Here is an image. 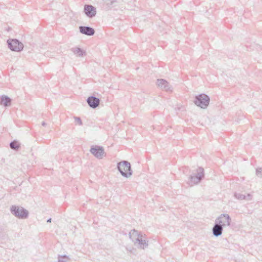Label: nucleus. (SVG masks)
Returning <instances> with one entry per match:
<instances>
[{
  "instance_id": "39448f33",
  "label": "nucleus",
  "mask_w": 262,
  "mask_h": 262,
  "mask_svg": "<svg viewBox=\"0 0 262 262\" xmlns=\"http://www.w3.org/2000/svg\"><path fill=\"white\" fill-rule=\"evenodd\" d=\"M215 222L223 227L230 226L231 219L228 214L223 213L216 219Z\"/></svg>"
},
{
  "instance_id": "9d476101",
  "label": "nucleus",
  "mask_w": 262,
  "mask_h": 262,
  "mask_svg": "<svg viewBox=\"0 0 262 262\" xmlns=\"http://www.w3.org/2000/svg\"><path fill=\"white\" fill-rule=\"evenodd\" d=\"M79 29L80 33L90 36H93L95 32V30L89 26H80Z\"/></svg>"
},
{
  "instance_id": "b1692460",
  "label": "nucleus",
  "mask_w": 262,
  "mask_h": 262,
  "mask_svg": "<svg viewBox=\"0 0 262 262\" xmlns=\"http://www.w3.org/2000/svg\"><path fill=\"white\" fill-rule=\"evenodd\" d=\"M117 164H130L129 162L126 160H121L117 163Z\"/></svg>"
},
{
  "instance_id": "a878e982",
  "label": "nucleus",
  "mask_w": 262,
  "mask_h": 262,
  "mask_svg": "<svg viewBox=\"0 0 262 262\" xmlns=\"http://www.w3.org/2000/svg\"><path fill=\"white\" fill-rule=\"evenodd\" d=\"M51 220L52 219L51 218L49 219L48 220H47V222L48 223H50L51 222Z\"/></svg>"
},
{
  "instance_id": "423d86ee",
  "label": "nucleus",
  "mask_w": 262,
  "mask_h": 262,
  "mask_svg": "<svg viewBox=\"0 0 262 262\" xmlns=\"http://www.w3.org/2000/svg\"><path fill=\"white\" fill-rule=\"evenodd\" d=\"M130 166L131 165H117V168L122 176L128 178L133 173Z\"/></svg>"
},
{
  "instance_id": "aec40b11",
  "label": "nucleus",
  "mask_w": 262,
  "mask_h": 262,
  "mask_svg": "<svg viewBox=\"0 0 262 262\" xmlns=\"http://www.w3.org/2000/svg\"><path fill=\"white\" fill-rule=\"evenodd\" d=\"M256 174L259 178H262V168H257L256 169Z\"/></svg>"
},
{
  "instance_id": "7ed1b4c3",
  "label": "nucleus",
  "mask_w": 262,
  "mask_h": 262,
  "mask_svg": "<svg viewBox=\"0 0 262 262\" xmlns=\"http://www.w3.org/2000/svg\"><path fill=\"white\" fill-rule=\"evenodd\" d=\"M210 102L209 97L205 94H201L195 96L194 103L202 108H206Z\"/></svg>"
},
{
  "instance_id": "1a4fd4ad",
  "label": "nucleus",
  "mask_w": 262,
  "mask_h": 262,
  "mask_svg": "<svg viewBox=\"0 0 262 262\" xmlns=\"http://www.w3.org/2000/svg\"><path fill=\"white\" fill-rule=\"evenodd\" d=\"M84 12L86 16L89 18H93L96 14V9L91 5H85L84 6Z\"/></svg>"
},
{
  "instance_id": "20e7f679",
  "label": "nucleus",
  "mask_w": 262,
  "mask_h": 262,
  "mask_svg": "<svg viewBox=\"0 0 262 262\" xmlns=\"http://www.w3.org/2000/svg\"><path fill=\"white\" fill-rule=\"evenodd\" d=\"M7 42L8 48L11 51L20 52L23 50L24 45L17 39H9Z\"/></svg>"
},
{
  "instance_id": "0eeeda50",
  "label": "nucleus",
  "mask_w": 262,
  "mask_h": 262,
  "mask_svg": "<svg viewBox=\"0 0 262 262\" xmlns=\"http://www.w3.org/2000/svg\"><path fill=\"white\" fill-rule=\"evenodd\" d=\"M90 152L98 159H102L105 154L103 147L98 145L92 146Z\"/></svg>"
},
{
  "instance_id": "4468645a",
  "label": "nucleus",
  "mask_w": 262,
  "mask_h": 262,
  "mask_svg": "<svg viewBox=\"0 0 262 262\" xmlns=\"http://www.w3.org/2000/svg\"><path fill=\"white\" fill-rule=\"evenodd\" d=\"M11 99L6 95H2L0 99V104L5 107L9 106L11 104Z\"/></svg>"
},
{
  "instance_id": "4be33fe9",
  "label": "nucleus",
  "mask_w": 262,
  "mask_h": 262,
  "mask_svg": "<svg viewBox=\"0 0 262 262\" xmlns=\"http://www.w3.org/2000/svg\"><path fill=\"white\" fill-rule=\"evenodd\" d=\"M116 0H105V2L107 5H112Z\"/></svg>"
},
{
  "instance_id": "f257e3e1",
  "label": "nucleus",
  "mask_w": 262,
  "mask_h": 262,
  "mask_svg": "<svg viewBox=\"0 0 262 262\" xmlns=\"http://www.w3.org/2000/svg\"><path fill=\"white\" fill-rule=\"evenodd\" d=\"M205 177L204 169L203 167L198 165L193 166L191 174L189 177L188 184L190 186H193L199 184Z\"/></svg>"
},
{
  "instance_id": "f03ea898",
  "label": "nucleus",
  "mask_w": 262,
  "mask_h": 262,
  "mask_svg": "<svg viewBox=\"0 0 262 262\" xmlns=\"http://www.w3.org/2000/svg\"><path fill=\"white\" fill-rule=\"evenodd\" d=\"M11 213L15 216L20 219H25L28 217L29 212L22 207L12 205L10 208Z\"/></svg>"
},
{
  "instance_id": "dca6fc26",
  "label": "nucleus",
  "mask_w": 262,
  "mask_h": 262,
  "mask_svg": "<svg viewBox=\"0 0 262 262\" xmlns=\"http://www.w3.org/2000/svg\"><path fill=\"white\" fill-rule=\"evenodd\" d=\"M10 147L12 149L17 150L20 148V145L17 141L14 140L10 142Z\"/></svg>"
},
{
  "instance_id": "2eb2a0df",
  "label": "nucleus",
  "mask_w": 262,
  "mask_h": 262,
  "mask_svg": "<svg viewBox=\"0 0 262 262\" xmlns=\"http://www.w3.org/2000/svg\"><path fill=\"white\" fill-rule=\"evenodd\" d=\"M71 50L75 55L78 57H83L86 55L85 51L79 47L72 48Z\"/></svg>"
},
{
  "instance_id": "6ab92c4d",
  "label": "nucleus",
  "mask_w": 262,
  "mask_h": 262,
  "mask_svg": "<svg viewBox=\"0 0 262 262\" xmlns=\"http://www.w3.org/2000/svg\"><path fill=\"white\" fill-rule=\"evenodd\" d=\"M68 259V257L66 255L59 256L58 257V262H66Z\"/></svg>"
},
{
  "instance_id": "9b49d317",
  "label": "nucleus",
  "mask_w": 262,
  "mask_h": 262,
  "mask_svg": "<svg viewBox=\"0 0 262 262\" xmlns=\"http://www.w3.org/2000/svg\"><path fill=\"white\" fill-rule=\"evenodd\" d=\"M86 101L90 107L92 108H96L100 104L99 98L92 96L89 97Z\"/></svg>"
},
{
  "instance_id": "6e6552de",
  "label": "nucleus",
  "mask_w": 262,
  "mask_h": 262,
  "mask_svg": "<svg viewBox=\"0 0 262 262\" xmlns=\"http://www.w3.org/2000/svg\"><path fill=\"white\" fill-rule=\"evenodd\" d=\"M157 84L160 88L165 91L172 92V91L171 85L165 79H157Z\"/></svg>"
},
{
  "instance_id": "a211bd4d",
  "label": "nucleus",
  "mask_w": 262,
  "mask_h": 262,
  "mask_svg": "<svg viewBox=\"0 0 262 262\" xmlns=\"http://www.w3.org/2000/svg\"><path fill=\"white\" fill-rule=\"evenodd\" d=\"M234 196L235 198L239 200H245V195H244L239 193H235Z\"/></svg>"
},
{
  "instance_id": "5701e85b",
  "label": "nucleus",
  "mask_w": 262,
  "mask_h": 262,
  "mask_svg": "<svg viewBox=\"0 0 262 262\" xmlns=\"http://www.w3.org/2000/svg\"><path fill=\"white\" fill-rule=\"evenodd\" d=\"M252 195L251 194L248 193L247 195H245V200H246L247 201H250L252 200Z\"/></svg>"
},
{
  "instance_id": "f8f14e48",
  "label": "nucleus",
  "mask_w": 262,
  "mask_h": 262,
  "mask_svg": "<svg viewBox=\"0 0 262 262\" xmlns=\"http://www.w3.org/2000/svg\"><path fill=\"white\" fill-rule=\"evenodd\" d=\"M223 228L222 226L215 222V224L212 228V234L215 237H218L222 234Z\"/></svg>"
},
{
  "instance_id": "393cba45",
  "label": "nucleus",
  "mask_w": 262,
  "mask_h": 262,
  "mask_svg": "<svg viewBox=\"0 0 262 262\" xmlns=\"http://www.w3.org/2000/svg\"><path fill=\"white\" fill-rule=\"evenodd\" d=\"M41 125L43 126H45L46 125V123L45 122L43 121L41 123Z\"/></svg>"
},
{
  "instance_id": "412c9836",
  "label": "nucleus",
  "mask_w": 262,
  "mask_h": 262,
  "mask_svg": "<svg viewBox=\"0 0 262 262\" xmlns=\"http://www.w3.org/2000/svg\"><path fill=\"white\" fill-rule=\"evenodd\" d=\"M74 118L75 119V122L77 123L79 125H82V122L80 117H74Z\"/></svg>"
},
{
  "instance_id": "ddd939ff",
  "label": "nucleus",
  "mask_w": 262,
  "mask_h": 262,
  "mask_svg": "<svg viewBox=\"0 0 262 262\" xmlns=\"http://www.w3.org/2000/svg\"><path fill=\"white\" fill-rule=\"evenodd\" d=\"M129 235L130 238L135 244L137 243L138 241H139L140 238L142 237V236L139 234L138 232L135 229L130 231Z\"/></svg>"
},
{
  "instance_id": "f3484780",
  "label": "nucleus",
  "mask_w": 262,
  "mask_h": 262,
  "mask_svg": "<svg viewBox=\"0 0 262 262\" xmlns=\"http://www.w3.org/2000/svg\"><path fill=\"white\" fill-rule=\"evenodd\" d=\"M137 243L138 244L139 247L143 249L148 246V242L145 240H143L142 238V237L140 238L139 241H138Z\"/></svg>"
}]
</instances>
